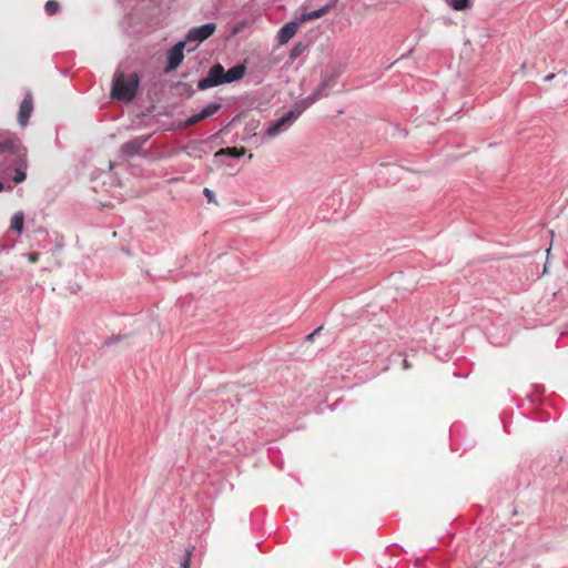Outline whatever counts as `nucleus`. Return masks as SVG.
I'll list each match as a JSON object with an SVG mask.
<instances>
[{"instance_id": "8", "label": "nucleus", "mask_w": 568, "mask_h": 568, "mask_svg": "<svg viewBox=\"0 0 568 568\" xmlns=\"http://www.w3.org/2000/svg\"><path fill=\"white\" fill-rule=\"evenodd\" d=\"M220 109H221L220 103H210L200 113L194 114L191 118H189L185 121L184 125L186 128L192 126V125L196 124L197 122L214 115L215 113L219 112Z\"/></svg>"}, {"instance_id": "17", "label": "nucleus", "mask_w": 568, "mask_h": 568, "mask_svg": "<svg viewBox=\"0 0 568 568\" xmlns=\"http://www.w3.org/2000/svg\"><path fill=\"white\" fill-rule=\"evenodd\" d=\"M454 10L462 11L469 7L470 0H448Z\"/></svg>"}, {"instance_id": "5", "label": "nucleus", "mask_w": 568, "mask_h": 568, "mask_svg": "<svg viewBox=\"0 0 568 568\" xmlns=\"http://www.w3.org/2000/svg\"><path fill=\"white\" fill-rule=\"evenodd\" d=\"M216 30L215 23H206L201 27H195L189 30L185 41L187 42H203L209 39Z\"/></svg>"}, {"instance_id": "9", "label": "nucleus", "mask_w": 568, "mask_h": 568, "mask_svg": "<svg viewBox=\"0 0 568 568\" xmlns=\"http://www.w3.org/2000/svg\"><path fill=\"white\" fill-rule=\"evenodd\" d=\"M33 111V97L28 92L20 104L18 121L22 126H26L30 115Z\"/></svg>"}, {"instance_id": "24", "label": "nucleus", "mask_w": 568, "mask_h": 568, "mask_svg": "<svg viewBox=\"0 0 568 568\" xmlns=\"http://www.w3.org/2000/svg\"><path fill=\"white\" fill-rule=\"evenodd\" d=\"M404 367H405V368H408V367H409L408 362H407L406 359L404 361Z\"/></svg>"}, {"instance_id": "25", "label": "nucleus", "mask_w": 568, "mask_h": 568, "mask_svg": "<svg viewBox=\"0 0 568 568\" xmlns=\"http://www.w3.org/2000/svg\"><path fill=\"white\" fill-rule=\"evenodd\" d=\"M4 189L3 183L0 181V192Z\"/></svg>"}, {"instance_id": "23", "label": "nucleus", "mask_w": 568, "mask_h": 568, "mask_svg": "<svg viewBox=\"0 0 568 568\" xmlns=\"http://www.w3.org/2000/svg\"><path fill=\"white\" fill-rule=\"evenodd\" d=\"M554 78H555V74H554V73H550V74H548V75L546 77V80H547V81H550V80H552Z\"/></svg>"}, {"instance_id": "10", "label": "nucleus", "mask_w": 568, "mask_h": 568, "mask_svg": "<svg viewBox=\"0 0 568 568\" xmlns=\"http://www.w3.org/2000/svg\"><path fill=\"white\" fill-rule=\"evenodd\" d=\"M300 24L297 22H288L284 24L278 33H277V41L280 44L287 43L297 32Z\"/></svg>"}, {"instance_id": "2", "label": "nucleus", "mask_w": 568, "mask_h": 568, "mask_svg": "<svg viewBox=\"0 0 568 568\" xmlns=\"http://www.w3.org/2000/svg\"><path fill=\"white\" fill-rule=\"evenodd\" d=\"M139 84L140 78L136 73L126 77L123 72L116 71L113 77L111 98L130 102L135 98Z\"/></svg>"}, {"instance_id": "12", "label": "nucleus", "mask_w": 568, "mask_h": 568, "mask_svg": "<svg viewBox=\"0 0 568 568\" xmlns=\"http://www.w3.org/2000/svg\"><path fill=\"white\" fill-rule=\"evenodd\" d=\"M146 139H143V138H136L134 140H131L126 143H124L121 148L122 152L126 155H135L140 150L141 148L143 146V144L145 143Z\"/></svg>"}, {"instance_id": "11", "label": "nucleus", "mask_w": 568, "mask_h": 568, "mask_svg": "<svg viewBox=\"0 0 568 568\" xmlns=\"http://www.w3.org/2000/svg\"><path fill=\"white\" fill-rule=\"evenodd\" d=\"M246 68L244 64H237L230 70H224V80L225 83H231L237 80H241L245 74Z\"/></svg>"}, {"instance_id": "16", "label": "nucleus", "mask_w": 568, "mask_h": 568, "mask_svg": "<svg viewBox=\"0 0 568 568\" xmlns=\"http://www.w3.org/2000/svg\"><path fill=\"white\" fill-rule=\"evenodd\" d=\"M305 50H306V44H304L302 42L296 43L290 52V59L291 60L297 59L300 55H302L305 52Z\"/></svg>"}, {"instance_id": "3", "label": "nucleus", "mask_w": 568, "mask_h": 568, "mask_svg": "<svg viewBox=\"0 0 568 568\" xmlns=\"http://www.w3.org/2000/svg\"><path fill=\"white\" fill-rule=\"evenodd\" d=\"M331 78L324 79L322 84L317 88V90L306 97L305 99L297 102L293 110L290 111V113L295 114V120L298 119V116L312 104H314L318 99H321L324 95L325 89L329 85Z\"/></svg>"}, {"instance_id": "1", "label": "nucleus", "mask_w": 568, "mask_h": 568, "mask_svg": "<svg viewBox=\"0 0 568 568\" xmlns=\"http://www.w3.org/2000/svg\"><path fill=\"white\" fill-rule=\"evenodd\" d=\"M28 151L14 134L0 135V179L14 184L26 180Z\"/></svg>"}, {"instance_id": "19", "label": "nucleus", "mask_w": 568, "mask_h": 568, "mask_svg": "<svg viewBox=\"0 0 568 568\" xmlns=\"http://www.w3.org/2000/svg\"><path fill=\"white\" fill-rule=\"evenodd\" d=\"M192 557V549H186L184 554V559L180 564V568H190Z\"/></svg>"}, {"instance_id": "15", "label": "nucleus", "mask_w": 568, "mask_h": 568, "mask_svg": "<svg viewBox=\"0 0 568 568\" xmlns=\"http://www.w3.org/2000/svg\"><path fill=\"white\" fill-rule=\"evenodd\" d=\"M329 10V7L326 6V7H323L318 10H315V11H311L308 13H304L302 16V21H308V20H315V19H318L323 16H325Z\"/></svg>"}, {"instance_id": "14", "label": "nucleus", "mask_w": 568, "mask_h": 568, "mask_svg": "<svg viewBox=\"0 0 568 568\" xmlns=\"http://www.w3.org/2000/svg\"><path fill=\"white\" fill-rule=\"evenodd\" d=\"M24 214L22 212H17L11 219L10 227L18 233H21L23 230Z\"/></svg>"}, {"instance_id": "21", "label": "nucleus", "mask_w": 568, "mask_h": 568, "mask_svg": "<svg viewBox=\"0 0 568 568\" xmlns=\"http://www.w3.org/2000/svg\"><path fill=\"white\" fill-rule=\"evenodd\" d=\"M28 261L30 263H37L39 261V253L37 252H31L28 254Z\"/></svg>"}, {"instance_id": "22", "label": "nucleus", "mask_w": 568, "mask_h": 568, "mask_svg": "<svg viewBox=\"0 0 568 568\" xmlns=\"http://www.w3.org/2000/svg\"><path fill=\"white\" fill-rule=\"evenodd\" d=\"M519 514V509L518 507H514L513 511L508 515V517H514V516H517Z\"/></svg>"}, {"instance_id": "18", "label": "nucleus", "mask_w": 568, "mask_h": 568, "mask_svg": "<svg viewBox=\"0 0 568 568\" xmlns=\"http://www.w3.org/2000/svg\"><path fill=\"white\" fill-rule=\"evenodd\" d=\"M60 9V4L55 0H49L45 2L44 10L47 14L53 16Z\"/></svg>"}, {"instance_id": "13", "label": "nucleus", "mask_w": 568, "mask_h": 568, "mask_svg": "<svg viewBox=\"0 0 568 568\" xmlns=\"http://www.w3.org/2000/svg\"><path fill=\"white\" fill-rule=\"evenodd\" d=\"M246 153V149L245 148H225V149H220L216 153H215V158H219V156H222V155H229V156H232V158H241L243 156L244 154Z\"/></svg>"}, {"instance_id": "20", "label": "nucleus", "mask_w": 568, "mask_h": 568, "mask_svg": "<svg viewBox=\"0 0 568 568\" xmlns=\"http://www.w3.org/2000/svg\"><path fill=\"white\" fill-rule=\"evenodd\" d=\"M203 193H204L205 197L207 199V201L210 203H214L215 202V197H214L213 191H211L210 189L205 187L203 190Z\"/></svg>"}, {"instance_id": "7", "label": "nucleus", "mask_w": 568, "mask_h": 568, "mask_svg": "<svg viewBox=\"0 0 568 568\" xmlns=\"http://www.w3.org/2000/svg\"><path fill=\"white\" fill-rule=\"evenodd\" d=\"M295 121V114L287 112L284 116L271 124L265 131L266 138H275L286 131L288 126Z\"/></svg>"}, {"instance_id": "6", "label": "nucleus", "mask_w": 568, "mask_h": 568, "mask_svg": "<svg viewBox=\"0 0 568 568\" xmlns=\"http://www.w3.org/2000/svg\"><path fill=\"white\" fill-rule=\"evenodd\" d=\"M186 45V41H180L170 51L168 52V65L165 71L170 72L175 70L184 59V49Z\"/></svg>"}, {"instance_id": "4", "label": "nucleus", "mask_w": 568, "mask_h": 568, "mask_svg": "<svg viewBox=\"0 0 568 568\" xmlns=\"http://www.w3.org/2000/svg\"><path fill=\"white\" fill-rule=\"evenodd\" d=\"M225 83L224 80V68L222 64L216 63L207 72V75L197 82L200 90H206L220 84Z\"/></svg>"}]
</instances>
